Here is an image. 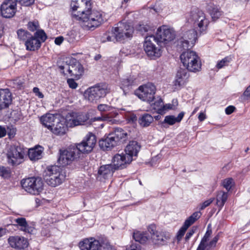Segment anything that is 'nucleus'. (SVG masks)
Returning <instances> with one entry per match:
<instances>
[{
  "instance_id": "f257e3e1",
  "label": "nucleus",
  "mask_w": 250,
  "mask_h": 250,
  "mask_svg": "<svg viewBox=\"0 0 250 250\" xmlns=\"http://www.w3.org/2000/svg\"><path fill=\"white\" fill-rule=\"evenodd\" d=\"M73 18L79 21L81 26L86 30H93L104 21L102 14L97 10L87 9L73 14Z\"/></svg>"
},
{
  "instance_id": "f03ea898",
  "label": "nucleus",
  "mask_w": 250,
  "mask_h": 250,
  "mask_svg": "<svg viewBox=\"0 0 250 250\" xmlns=\"http://www.w3.org/2000/svg\"><path fill=\"white\" fill-rule=\"evenodd\" d=\"M58 66L64 75L66 74L64 72V70H66L70 76L78 78H79L83 72L81 64L72 58H65L63 61H59Z\"/></svg>"
},
{
  "instance_id": "7ed1b4c3",
  "label": "nucleus",
  "mask_w": 250,
  "mask_h": 250,
  "mask_svg": "<svg viewBox=\"0 0 250 250\" xmlns=\"http://www.w3.org/2000/svg\"><path fill=\"white\" fill-rule=\"evenodd\" d=\"M187 19L200 34L206 31L209 24V20L205 13L198 9L191 11L187 16Z\"/></svg>"
},
{
  "instance_id": "20e7f679",
  "label": "nucleus",
  "mask_w": 250,
  "mask_h": 250,
  "mask_svg": "<svg viewBox=\"0 0 250 250\" xmlns=\"http://www.w3.org/2000/svg\"><path fill=\"white\" fill-rule=\"evenodd\" d=\"M25 153L24 148L20 144L10 145L6 153L8 163L12 166L21 164L24 161Z\"/></svg>"
},
{
  "instance_id": "39448f33",
  "label": "nucleus",
  "mask_w": 250,
  "mask_h": 250,
  "mask_svg": "<svg viewBox=\"0 0 250 250\" xmlns=\"http://www.w3.org/2000/svg\"><path fill=\"white\" fill-rule=\"evenodd\" d=\"M180 59L186 69L193 72H198L201 69V62L196 53L190 50L184 52L180 56Z\"/></svg>"
},
{
  "instance_id": "423d86ee",
  "label": "nucleus",
  "mask_w": 250,
  "mask_h": 250,
  "mask_svg": "<svg viewBox=\"0 0 250 250\" xmlns=\"http://www.w3.org/2000/svg\"><path fill=\"white\" fill-rule=\"evenodd\" d=\"M65 178V175L62 168L57 166L48 167L45 171L44 177L45 182L52 187H55L60 185Z\"/></svg>"
},
{
  "instance_id": "0eeeda50",
  "label": "nucleus",
  "mask_w": 250,
  "mask_h": 250,
  "mask_svg": "<svg viewBox=\"0 0 250 250\" xmlns=\"http://www.w3.org/2000/svg\"><path fill=\"white\" fill-rule=\"evenodd\" d=\"M21 184L23 189L33 195L39 194L43 189V182L39 177H33L23 179Z\"/></svg>"
},
{
  "instance_id": "6e6552de",
  "label": "nucleus",
  "mask_w": 250,
  "mask_h": 250,
  "mask_svg": "<svg viewBox=\"0 0 250 250\" xmlns=\"http://www.w3.org/2000/svg\"><path fill=\"white\" fill-rule=\"evenodd\" d=\"M109 89L105 85H97L87 89L83 94L84 98L91 103L96 102L100 98L105 96Z\"/></svg>"
},
{
  "instance_id": "1a4fd4ad",
  "label": "nucleus",
  "mask_w": 250,
  "mask_h": 250,
  "mask_svg": "<svg viewBox=\"0 0 250 250\" xmlns=\"http://www.w3.org/2000/svg\"><path fill=\"white\" fill-rule=\"evenodd\" d=\"M46 39L47 36L43 30H37L34 35H31L24 43L26 50L31 51L38 50L41 48L42 43L44 42Z\"/></svg>"
},
{
  "instance_id": "9d476101",
  "label": "nucleus",
  "mask_w": 250,
  "mask_h": 250,
  "mask_svg": "<svg viewBox=\"0 0 250 250\" xmlns=\"http://www.w3.org/2000/svg\"><path fill=\"white\" fill-rule=\"evenodd\" d=\"M155 92V86L152 83H147L140 86L135 91V95L142 101L150 104L154 99Z\"/></svg>"
},
{
  "instance_id": "9b49d317",
  "label": "nucleus",
  "mask_w": 250,
  "mask_h": 250,
  "mask_svg": "<svg viewBox=\"0 0 250 250\" xmlns=\"http://www.w3.org/2000/svg\"><path fill=\"white\" fill-rule=\"evenodd\" d=\"M133 32L132 26L126 23L120 22L117 24L112 33L117 41L121 42L131 37Z\"/></svg>"
},
{
  "instance_id": "f8f14e48",
  "label": "nucleus",
  "mask_w": 250,
  "mask_h": 250,
  "mask_svg": "<svg viewBox=\"0 0 250 250\" xmlns=\"http://www.w3.org/2000/svg\"><path fill=\"white\" fill-rule=\"evenodd\" d=\"M157 42L154 36H148L146 37L144 44V50L147 55L150 58H158L161 55V49L156 47L154 42Z\"/></svg>"
},
{
  "instance_id": "ddd939ff",
  "label": "nucleus",
  "mask_w": 250,
  "mask_h": 250,
  "mask_svg": "<svg viewBox=\"0 0 250 250\" xmlns=\"http://www.w3.org/2000/svg\"><path fill=\"white\" fill-rule=\"evenodd\" d=\"M197 38V31L194 29L189 30L185 32L183 36L178 41V45L183 49L192 48Z\"/></svg>"
},
{
  "instance_id": "4468645a",
  "label": "nucleus",
  "mask_w": 250,
  "mask_h": 250,
  "mask_svg": "<svg viewBox=\"0 0 250 250\" xmlns=\"http://www.w3.org/2000/svg\"><path fill=\"white\" fill-rule=\"evenodd\" d=\"M155 38L157 42L167 43L173 40L175 37V32L166 26H162L157 29Z\"/></svg>"
},
{
  "instance_id": "2eb2a0df",
  "label": "nucleus",
  "mask_w": 250,
  "mask_h": 250,
  "mask_svg": "<svg viewBox=\"0 0 250 250\" xmlns=\"http://www.w3.org/2000/svg\"><path fill=\"white\" fill-rule=\"evenodd\" d=\"M155 225H151L148 228V231L151 234L152 242L155 245H163L169 239L170 235L165 232L157 231Z\"/></svg>"
},
{
  "instance_id": "dca6fc26",
  "label": "nucleus",
  "mask_w": 250,
  "mask_h": 250,
  "mask_svg": "<svg viewBox=\"0 0 250 250\" xmlns=\"http://www.w3.org/2000/svg\"><path fill=\"white\" fill-rule=\"evenodd\" d=\"M17 11V0H6L1 5V16L5 18L13 17Z\"/></svg>"
},
{
  "instance_id": "f3484780",
  "label": "nucleus",
  "mask_w": 250,
  "mask_h": 250,
  "mask_svg": "<svg viewBox=\"0 0 250 250\" xmlns=\"http://www.w3.org/2000/svg\"><path fill=\"white\" fill-rule=\"evenodd\" d=\"M76 153H78L77 149L75 148L60 150L58 161L62 166L68 165L76 158Z\"/></svg>"
},
{
  "instance_id": "a211bd4d",
  "label": "nucleus",
  "mask_w": 250,
  "mask_h": 250,
  "mask_svg": "<svg viewBox=\"0 0 250 250\" xmlns=\"http://www.w3.org/2000/svg\"><path fill=\"white\" fill-rule=\"evenodd\" d=\"M201 215L202 213L200 211H196L185 220L183 225L177 233V239L178 241L181 240L188 229L200 218Z\"/></svg>"
},
{
  "instance_id": "6ab92c4d",
  "label": "nucleus",
  "mask_w": 250,
  "mask_h": 250,
  "mask_svg": "<svg viewBox=\"0 0 250 250\" xmlns=\"http://www.w3.org/2000/svg\"><path fill=\"white\" fill-rule=\"evenodd\" d=\"M132 161L125 154H116L112 160V166L115 170L123 169L126 167V165L129 164Z\"/></svg>"
},
{
  "instance_id": "aec40b11",
  "label": "nucleus",
  "mask_w": 250,
  "mask_h": 250,
  "mask_svg": "<svg viewBox=\"0 0 250 250\" xmlns=\"http://www.w3.org/2000/svg\"><path fill=\"white\" fill-rule=\"evenodd\" d=\"M8 242L11 247L18 250L24 249L28 246L27 239L22 236H10L8 239Z\"/></svg>"
},
{
  "instance_id": "412c9836",
  "label": "nucleus",
  "mask_w": 250,
  "mask_h": 250,
  "mask_svg": "<svg viewBox=\"0 0 250 250\" xmlns=\"http://www.w3.org/2000/svg\"><path fill=\"white\" fill-rule=\"evenodd\" d=\"M100 242L94 237H89L80 241L79 246L81 250H98Z\"/></svg>"
},
{
  "instance_id": "4be33fe9",
  "label": "nucleus",
  "mask_w": 250,
  "mask_h": 250,
  "mask_svg": "<svg viewBox=\"0 0 250 250\" xmlns=\"http://www.w3.org/2000/svg\"><path fill=\"white\" fill-rule=\"evenodd\" d=\"M188 71L186 69L183 68H180L178 70L174 81V85L176 88L181 87L188 82L189 77Z\"/></svg>"
},
{
  "instance_id": "5701e85b",
  "label": "nucleus",
  "mask_w": 250,
  "mask_h": 250,
  "mask_svg": "<svg viewBox=\"0 0 250 250\" xmlns=\"http://www.w3.org/2000/svg\"><path fill=\"white\" fill-rule=\"evenodd\" d=\"M71 118L68 121V125L70 127L82 125L88 119L87 114L83 113L73 112L70 114Z\"/></svg>"
},
{
  "instance_id": "b1692460",
  "label": "nucleus",
  "mask_w": 250,
  "mask_h": 250,
  "mask_svg": "<svg viewBox=\"0 0 250 250\" xmlns=\"http://www.w3.org/2000/svg\"><path fill=\"white\" fill-rule=\"evenodd\" d=\"M70 6L73 17V14L74 12L77 13L78 11H85L88 8L90 9V0H72Z\"/></svg>"
},
{
  "instance_id": "393cba45",
  "label": "nucleus",
  "mask_w": 250,
  "mask_h": 250,
  "mask_svg": "<svg viewBox=\"0 0 250 250\" xmlns=\"http://www.w3.org/2000/svg\"><path fill=\"white\" fill-rule=\"evenodd\" d=\"M12 101L10 91L8 89H0V110L8 107Z\"/></svg>"
},
{
  "instance_id": "a878e982",
  "label": "nucleus",
  "mask_w": 250,
  "mask_h": 250,
  "mask_svg": "<svg viewBox=\"0 0 250 250\" xmlns=\"http://www.w3.org/2000/svg\"><path fill=\"white\" fill-rule=\"evenodd\" d=\"M141 146L136 141H130L125 149V154L132 161L133 157H137Z\"/></svg>"
},
{
  "instance_id": "bb28decb",
  "label": "nucleus",
  "mask_w": 250,
  "mask_h": 250,
  "mask_svg": "<svg viewBox=\"0 0 250 250\" xmlns=\"http://www.w3.org/2000/svg\"><path fill=\"white\" fill-rule=\"evenodd\" d=\"M50 130L54 134L57 135H63L65 134L67 127L69 126L68 122L67 124H65V121L63 119L61 121L59 119H57Z\"/></svg>"
},
{
  "instance_id": "cd10ccee",
  "label": "nucleus",
  "mask_w": 250,
  "mask_h": 250,
  "mask_svg": "<svg viewBox=\"0 0 250 250\" xmlns=\"http://www.w3.org/2000/svg\"><path fill=\"white\" fill-rule=\"evenodd\" d=\"M185 115L184 112H180L177 117L173 115H167L165 117L163 121L160 123L161 127L167 128L169 125H173L176 123H180L183 119Z\"/></svg>"
},
{
  "instance_id": "c85d7f7f",
  "label": "nucleus",
  "mask_w": 250,
  "mask_h": 250,
  "mask_svg": "<svg viewBox=\"0 0 250 250\" xmlns=\"http://www.w3.org/2000/svg\"><path fill=\"white\" fill-rule=\"evenodd\" d=\"M116 170L112 164L105 165L100 167L98 170V178L102 180L111 177Z\"/></svg>"
},
{
  "instance_id": "c756f323",
  "label": "nucleus",
  "mask_w": 250,
  "mask_h": 250,
  "mask_svg": "<svg viewBox=\"0 0 250 250\" xmlns=\"http://www.w3.org/2000/svg\"><path fill=\"white\" fill-rule=\"evenodd\" d=\"M118 144L114 138L110 133L105 139L99 142L100 147L104 150H109Z\"/></svg>"
},
{
  "instance_id": "7c9ffc66",
  "label": "nucleus",
  "mask_w": 250,
  "mask_h": 250,
  "mask_svg": "<svg viewBox=\"0 0 250 250\" xmlns=\"http://www.w3.org/2000/svg\"><path fill=\"white\" fill-rule=\"evenodd\" d=\"M14 222L17 224V226L20 227L21 230L30 234L33 232L34 228L28 225L25 218L19 217L14 219Z\"/></svg>"
},
{
  "instance_id": "2f4dec72",
  "label": "nucleus",
  "mask_w": 250,
  "mask_h": 250,
  "mask_svg": "<svg viewBox=\"0 0 250 250\" xmlns=\"http://www.w3.org/2000/svg\"><path fill=\"white\" fill-rule=\"evenodd\" d=\"M57 119L53 114H46L41 117L40 121L43 126L50 130Z\"/></svg>"
},
{
  "instance_id": "473e14b6",
  "label": "nucleus",
  "mask_w": 250,
  "mask_h": 250,
  "mask_svg": "<svg viewBox=\"0 0 250 250\" xmlns=\"http://www.w3.org/2000/svg\"><path fill=\"white\" fill-rule=\"evenodd\" d=\"M117 142L120 143L124 142L127 137V133L121 128H116L114 131L110 133Z\"/></svg>"
},
{
  "instance_id": "72a5a7b5",
  "label": "nucleus",
  "mask_w": 250,
  "mask_h": 250,
  "mask_svg": "<svg viewBox=\"0 0 250 250\" xmlns=\"http://www.w3.org/2000/svg\"><path fill=\"white\" fill-rule=\"evenodd\" d=\"M43 148L39 146L28 150V156L31 161H36L42 157Z\"/></svg>"
},
{
  "instance_id": "f704fd0d",
  "label": "nucleus",
  "mask_w": 250,
  "mask_h": 250,
  "mask_svg": "<svg viewBox=\"0 0 250 250\" xmlns=\"http://www.w3.org/2000/svg\"><path fill=\"white\" fill-rule=\"evenodd\" d=\"M153 120V117L151 115L145 113L139 117L138 123L141 126L146 127L149 126Z\"/></svg>"
},
{
  "instance_id": "c9c22d12",
  "label": "nucleus",
  "mask_w": 250,
  "mask_h": 250,
  "mask_svg": "<svg viewBox=\"0 0 250 250\" xmlns=\"http://www.w3.org/2000/svg\"><path fill=\"white\" fill-rule=\"evenodd\" d=\"M209 6L208 10L213 21H216L223 15V12L218 6L211 5Z\"/></svg>"
},
{
  "instance_id": "e433bc0d",
  "label": "nucleus",
  "mask_w": 250,
  "mask_h": 250,
  "mask_svg": "<svg viewBox=\"0 0 250 250\" xmlns=\"http://www.w3.org/2000/svg\"><path fill=\"white\" fill-rule=\"evenodd\" d=\"M228 197V194L223 191L218 192L216 196V205L220 208L219 210L224 206Z\"/></svg>"
},
{
  "instance_id": "4c0bfd02",
  "label": "nucleus",
  "mask_w": 250,
  "mask_h": 250,
  "mask_svg": "<svg viewBox=\"0 0 250 250\" xmlns=\"http://www.w3.org/2000/svg\"><path fill=\"white\" fill-rule=\"evenodd\" d=\"M133 237L136 243L137 242L141 244L145 243L148 239V236L146 232L137 231L134 232Z\"/></svg>"
},
{
  "instance_id": "58836bf2",
  "label": "nucleus",
  "mask_w": 250,
  "mask_h": 250,
  "mask_svg": "<svg viewBox=\"0 0 250 250\" xmlns=\"http://www.w3.org/2000/svg\"><path fill=\"white\" fill-rule=\"evenodd\" d=\"M89 146L88 144L83 140L81 143L77 144L75 148L77 149L78 153L79 151L83 153H89L91 152L93 148L91 146L90 147H89Z\"/></svg>"
},
{
  "instance_id": "ea45409f",
  "label": "nucleus",
  "mask_w": 250,
  "mask_h": 250,
  "mask_svg": "<svg viewBox=\"0 0 250 250\" xmlns=\"http://www.w3.org/2000/svg\"><path fill=\"white\" fill-rule=\"evenodd\" d=\"M17 35L18 39L25 43L32 35L27 30L20 29L17 31Z\"/></svg>"
},
{
  "instance_id": "a19ab883",
  "label": "nucleus",
  "mask_w": 250,
  "mask_h": 250,
  "mask_svg": "<svg viewBox=\"0 0 250 250\" xmlns=\"http://www.w3.org/2000/svg\"><path fill=\"white\" fill-rule=\"evenodd\" d=\"M134 81L130 79H125L122 81L121 84V88L123 89L124 92H126L129 89L130 87L133 83Z\"/></svg>"
},
{
  "instance_id": "79ce46f5",
  "label": "nucleus",
  "mask_w": 250,
  "mask_h": 250,
  "mask_svg": "<svg viewBox=\"0 0 250 250\" xmlns=\"http://www.w3.org/2000/svg\"><path fill=\"white\" fill-rule=\"evenodd\" d=\"M65 39L70 43H73L79 40V37L75 31L71 30L68 32Z\"/></svg>"
},
{
  "instance_id": "37998d69",
  "label": "nucleus",
  "mask_w": 250,
  "mask_h": 250,
  "mask_svg": "<svg viewBox=\"0 0 250 250\" xmlns=\"http://www.w3.org/2000/svg\"><path fill=\"white\" fill-rule=\"evenodd\" d=\"M152 106L153 108L158 113H163V100L161 98L157 99Z\"/></svg>"
},
{
  "instance_id": "c03bdc74",
  "label": "nucleus",
  "mask_w": 250,
  "mask_h": 250,
  "mask_svg": "<svg viewBox=\"0 0 250 250\" xmlns=\"http://www.w3.org/2000/svg\"><path fill=\"white\" fill-rule=\"evenodd\" d=\"M83 140L89 144V147L91 146L94 147L96 142L95 136L91 133H89Z\"/></svg>"
},
{
  "instance_id": "a18cd8bd",
  "label": "nucleus",
  "mask_w": 250,
  "mask_h": 250,
  "mask_svg": "<svg viewBox=\"0 0 250 250\" xmlns=\"http://www.w3.org/2000/svg\"><path fill=\"white\" fill-rule=\"evenodd\" d=\"M231 60V58L230 56H227L217 62L216 67L218 69H221L224 66L228 65Z\"/></svg>"
},
{
  "instance_id": "49530a36",
  "label": "nucleus",
  "mask_w": 250,
  "mask_h": 250,
  "mask_svg": "<svg viewBox=\"0 0 250 250\" xmlns=\"http://www.w3.org/2000/svg\"><path fill=\"white\" fill-rule=\"evenodd\" d=\"M99 247L98 250H114V249L107 240H103L100 242Z\"/></svg>"
},
{
  "instance_id": "de8ad7c7",
  "label": "nucleus",
  "mask_w": 250,
  "mask_h": 250,
  "mask_svg": "<svg viewBox=\"0 0 250 250\" xmlns=\"http://www.w3.org/2000/svg\"><path fill=\"white\" fill-rule=\"evenodd\" d=\"M234 182L233 180L231 178H227L223 180L222 185L228 191H229L232 186H233Z\"/></svg>"
},
{
  "instance_id": "09e8293b",
  "label": "nucleus",
  "mask_w": 250,
  "mask_h": 250,
  "mask_svg": "<svg viewBox=\"0 0 250 250\" xmlns=\"http://www.w3.org/2000/svg\"><path fill=\"white\" fill-rule=\"evenodd\" d=\"M211 230H207L203 237V238L202 239L201 241L200 242V243L199 245H201V246H203L204 247H206V243L208 241L209 237L211 235Z\"/></svg>"
},
{
  "instance_id": "8fccbe9b",
  "label": "nucleus",
  "mask_w": 250,
  "mask_h": 250,
  "mask_svg": "<svg viewBox=\"0 0 250 250\" xmlns=\"http://www.w3.org/2000/svg\"><path fill=\"white\" fill-rule=\"evenodd\" d=\"M0 176L6 178L10 176V170L7 168L2 167H0Z\"/></svg>"
},
{
  "instance_id": "3c124183",
  "label": "nucleus",
  "mask_w": 250,
  "mask_h": 250,
  "mask_svg": "<svg viewBox=\"0 0 250 250\" xmlns=\"http://www.w3.org/2000/svg\"><path fill=\"white\" fill-rule=\"evenodd\" d=\"M39 26L38 21H33L28 22L27 27L28 29L31 31H35Z\"/></svg>"
},
{
  "instance_id": "603ef678",
  "label": "nucleus",
  "mask_w": 250,
  "mask_h": 250,
  "mask_svg": "<svg viewBox=\"0 0 250 250\" xmlns=\"http://www.w3.org/2000/svg\"><path fill=\"white\" fill-rule=\"evenodd\" d=\"M98 109L101 112L110 111L112 107L106 104H100L97 107Z\"/></svg>"
},
{
  "instance_id": "864d4df0",
  "label": "nucleus",
  "mask_w": 250,
  "mask_h": 250,
  "mask_svg": "<svg viewBox=\"0 0 250 250\" xmlns=\"http://www.w3.org/2000/svg\"><path fill=\"white\" fill-rule=\"evenodd\" d=\"M214 198H210L208 200L205 201L203 203L201 204L200 205V210H203L205 209L206 207L209 206L211 203L213 202L214 201Z\"/></svg>"
},
{
  "instance_id": "5fc2aeb1",
  "label": "nucleus",
  "mask_w": 250,
  "mask_h": 250,
  "mask_svg": "<svg viewBox=\"0 0 250 250\" xmlns=\"http://www.w3.org/2000/svg\"><path fill=\"white\" fill-rule=\"evenodd\" d=\"M92 120L93 121H107V122H110L112 121V119H110V118L109 117L108 115H103L101 117H95L93 119H92Z\"/></svg>"
},
{
  "instance_id": "6e6d98bb",
  "label": "nucleus",
  "mask_w": 250,
  "mask_h": 250,
  "mask_svg": "<svg viewBox=\"0 0 250 250\" xmlns=\"http://www.w3.org/2000/svg\"><path fill=\"white\" fill-rule=\"evenodd\" d=\"M114 38L112 39L111 37H110L108 33H104V35L102 36L101 41L102 42H104L107 41L108 42H111L114 41Z\"/></svg>"
},
{
  "instance_id": "4d7b16f0",
  "label": "nucleus",
  "mask_w": 250,
  "mask_h": 250,
  "mask_svg": "<svg viewBox=\"0 0 250 250\" xmlns=\"http://www.w3.org/2000/svg\"><path fill=\"white\" fill-rule=\"evenodd\" d=\"M22 6H29L33 4L35 0H17Z\"/></svg>"
},
{
  "instance_id": "13d9d810",
  "label": "nucleus",
  "mask_w": 250,
  "mask_h": 250,
  "mask_svg": "<svg viewBox=\"0 0 250 250\" xmlns=\"http://www.w3.org/2000/svg\"><path fill=\"white\" fill-rule=\"evenodd\" d=\"M196 229V227H193L189 230V231L186 234V237H185V240L186 241H188L190 238L193 235V234L195 233V231Z\"/></svg>"
},
{
  "instance_id": "bf43d9fd",
  "label": "nucleus",
  "mask_w": 250,
  "mask_h": 250,
  "mask_svg": "<svg viewBox=\"0 0 250 250\" xmlns=\"http://www.w3.org/2000/svg\"><path fill=\"white\" fill-rule=\"evenodd\" d=\"M126 250H141V247L137 243H133Z\"/></svg>"
},
{
  "instance_id": "052dcab7",
  "label": "nucleus",
  "mask_w": 250,
  "mask_h": 250,
  "mask_svg": "<svg viewBox=\"0 0 250 250\" xmlns=\"http://www.w3.org/2000/svg\"><path fill=\"white\" fill-rule=\"evenodd\" d=\"M67 83L69 86V87L73 89H75L78 86L77 83L75 82V81L73 79H68Z\"/></svg>"
},
{
  "instance_id": "680f3d73",
  "label": "nucleus",
  "mask_w": 250,
  "mask_h": 250,
  "mask_svg": "<svg viewBox=\"0 0 250 250\" xmlns=\"http://www.w3.org/2000/svg\"><path fill=\"white\" fill-rule=\"evenodd\" d=\"M173 105L171 104H164V103L163 102V113L167 110H168L169 109H173Z\"/></svg>"
},
{
  "instance_id": "e2e57ef3",
  "label": "nucleus",
  "mask_w": 250,
  "mask_h": 250,
  "mask_svg": "<svg viewBox=\"0 0 250 250\" xmlns=\"http://www.w3.org/2000/svg\"><path fill=\"white\" fill-rule=\"evenodd\" d=\"M33 92L35 95L38 96L39 98H43L44 96L43 94L40 92V89L38 87H34L33 89Z\"/></svg>"
},
{
  "instance_id": "0e129e2a",
  "label": "nucleus",
  "mask_w": 250,
  "mask_h": 250,
  "mask_svg": "<svg viewBox=\"0 0 250 250\" xmlns=\"http://www.w3.org/2000/svg\"><path fill=\"white\" fill-rule=\"evenodd\" d=\"M235 107L232 105H229L225 109L226 114L227 115L231 114L235 110Z\"/></svg>"
},
{
  "instance_id": "69168bd1",
  "label": "nucleus",
  "mask_w": 250,
  "mask_h": 250,
  "mask_svg": "<svg viewBox=\"0 0 250 250\" xmlns=\"http://www.w3.org/2000/svg\"><path fill=\"white\" fill-rule=\"evenodd\" d=\"M219 239V236L216 235L215 236L212 240L209 242V246L210 247H215L216 246V244L218 240Z\"/></svg>"
},
{
  "instance_id": "338daca9",
  "label": "nucleus",
  "mask_w": 250,
  "mask_h": 250,
  "mask_svg": "<svg viewBox=\"0 0 250 250\" xmlns=\"http://www.w3.org/2000/svg\"><path fill=\"white\" fill-rule=\"evenodd\" d=\"M149 27L146 25H140L138 28V30L141 32H147Z\"/></svg>"
},
{
  "instance_id": "774afa93",
  "label": "nucleus",
  "mask_w": 250,
  "mask_h": 250,
  "mask_svg": "<svg viewBox=\"0 0 250 250\" xmlns=\"http://www.w3.org/2000/svg\"><path fill=\"white\" fill-rule=\"evenodd\" d=\"M64 40V38L62 36H59L57 37L55 40V43L57 45H60Z\"/></svg>"
}]
</instances>
